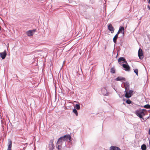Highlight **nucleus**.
I'll return each mask as SVG.
<instances>
[{
	"mask_svg": "<svg viewBox=\"0 0 150 150\" xmlns=\"http://www.w3.org/2000/svg\"><path fill=\"white\" fill-rule=\"evenodd\" d=\"M146 113V110L145 109H139L137 110L135 112V114L140 118H142Z\"/></svg>",
	"mask_w": 150,
	"mask_h": 150,
	"instance_id": "nucleus-1",
	"label": "nucleus"
},
{
	"mask_svg": "<svg viewBox=\"0 0 150 150\" xmlns=\"http://www.w3.org/2000/svg\"><path fill=\"white\" fill-rule=\"evenodd\" d=\"M65 142L63 138L62 137H61L59 138L57 142V145L58 144H59L58 146H56L57 148V149L58 150H61V149L60 148V147H61V145L62 143H63L64 142Z\"/></svg>",
	"mask_w": 150,
	"mask_h": 150,
	"instance_id": "nucleus-2",
	"label": "nucleus"
},
{
	"mask_svg": "<svg viewBox=\"0 0 150 150\" xmlns=\"http://www.w3.org/2000/svg\"><path fill=\"white\" fill-rule=\"evenodd\" d=\"M62 137L64 142H70L71 141V136L69 134L65 135Z\"/></svg>",
	"mask_w": 150,
	"mask_h": 150,
	"instance_id": "nucleus-3",
	"label": "nucleus"
},
{
	"mask_svg": "<svg viewBox=\"0 0 150 150\" xmlns=\"http://www.w3.org/2000/svg\"><path fill=\"white\" fill-rule=\"evenodd\" d=\"M54 139H51L49 142L48 147L49 150H53L54 148V146L53 144Z\"/></svg>",
	"mask_w": 150,
	"mask_h": 150,
	"instance_id": "nucleus-4",
	"label": "nucleus"
},
{
	"mask_svg": "<svg viewBox=\"0 0 150 150\" xmlns=\"http://www.w3.org/2000/svg\"><path fill=\"white\" fill-rule=\"evenodd\" d=\"M133 91L132 90H129L127 92H126L125 95V97L127 98L131 97L132 95Z\"/></svg>",
	"mask_w": 150,
	"mask_h": 150,
	"instance_id": "nucleus-5",
	"label": "nucleus"
},
{
	"mask_svg": "<svg viewBox=\"0 0 150 150\" xmlns=\"http://www.w3.org/2000/svg\"><path fill=\"white\" fill-rule=\"evenodd\" d=\"M138 56L140 59H142L144 57L142 49L140 48L138 51Z\"/></svg>",
	"mask_w": 150,
	"mask_h": 150,
	"instance_id": "nucleus-6",
	"label": "nucleus"
},
{
	"mask_svg": "<svg viewBox=\"0 0 150 150\" xmlns=\"http://www.w3.org/2000/svg\"><path fill=\"white\" fill-rule=\"evenodd\" d=\"M122 65L125 71H130V67L128 64H123Z\"/></svg>",
	"mask_w": 150,
	"mask_h": 150,
	"instance_id": "nucleus-7",
	"label": "nucleus"
},
{
	"mask_svg": "<svg viewBox=\"0 0 150 150\" xmlns=\"http://www.w3.org/2000/svg\"><path fill=\"white\" fill-rule=\"evenodd\" d=\"M102 93L104 96H107L108 94L106 88L105 87L101 89Z\"/></svg>",
	"mask_w": 150,
	"mask_h": 150,
	"instance_id": "nucleus-8",
	"label": "nucleus"
},
{
	"mask_svg": "<svg viewBox=\"0 0 150 150\" xmlns=\"http://www.w3.org/2000/svg\"><path fill=\"white\" fill-rule=\"evenodd\" d=\"M6 55L7 54L6 50H5L3 52L0 53V57L2 59H5Z\"/></svg>",
	"mask_w": 150,
	"mask_h": 150,
	"instance_id": "nucleus-9",
	"label": "nucleus"
},
{
	"mask_svg": "<svg viewBox=\"0 0 150 150\" xmlns=\"http://www.w3.org/2000/svg\"><path fill=\"white\" fill-rule=\"evenodd\" d=\"M108 30L111 31L112 33H114L115 29L111 24H110L108 25Z\"/></svg>",
	"mask_w": 150,
	"mask_h": 150,
	"instance_id": "nucleus-10",
	"label": "nucleus"
},
{
	"mask_svg": "<svg viewBox=\"0 0 150 150\" xmlns=\"http://www.w3.org/2000/svg\"><path fill=\"white\" fill-rule=\"evenodd\" d=\"M8 148L7 150H11L12 147V141L10 139H8Z\"/></svg>",
	"mask_w": 150,
	"mask_h": 150,
	"instance_id": "nucleus-11",
	"label": "nucleus"
},
{
	"mask_svg": "<svg viewBox=\"0 0 150 150\" xmlns=\"http://www.w3.org/2000/svg\"><path fill=\"white\" fill-rule=\"evenodd\" d=\"M110 150H121L118 147L111 146L110 148Z\"/></svg>",
	"mask_w": 150,
	"mask_h": 150,
	"instance_id": "nucleus-12",
	"label": "nucleus"
},
{
	"mask_svg": "<svg viewBox=\"0 0 150 150\" xmlns=\"http://www.w3.org/2000/svg\"><path fill=\"white\" fill-rule=\"evenodd\" d=\"M119 33V32H117V33L115 35L113 38V41L115 44L116 43L117 40L118 38V35Z\"/></svg>",
	"mask_w": 150,
	"mask_h": 150,
	"instance_id": "nucleus-13",
	"label": "nucleus"
},
{
	"mask_svg": "<svg viewBox=\"0 0 150 150\" xmlns=\"http://www.w3.org/2000/svg\"><path fill=\"white\" fill-rule=\"evenodd\" d=\"M115 80L117 81H125V79L124 77H117Z\"/></svg>",
	"mask_w": 150,
	"mask_h": 150,
	"instance_id": "nucleus-14",
	"label": "nucleus"
},
{
	"mask_svg": "<svg viewBox=\"0 0 150 150\" xmlns=\"http://www.w3.org/2000/svg\"><path fill=\"white\" fill-rule=\"evenodd\" d=\"M27 35L29 36H32L33 35V33L32 32V31L30 30H29L28 31L26 32Z\"/></svg>",
	"mask_w": 150,
	"mask_h": 150,
	"instance_id": "nucleus-15",
	"label": "nucleus"
},
{
	"mask_svg": "<svg viewBox=\"0 0 150 150\" xmlns=\"http://www.w3.org/2000/svg\"><path fill=\"white\" fill-rule=\"evenodd\" d=\"M124 30V28L123 26H120L118 32H119L120 33H122V31Z\"/></svg>",
	"mask_w": 150,
	"mask_h": 150,
	"instance_id": "nucleus-16",
	"label": "nucleus"
},
{
	"mask_svg": "<svg viewBox=\"0 0 150 150\" xmlns=\"http://www.w3.org/2000/svg\"><path fill=\"white\" fill-rule=\"evenodd\" d=\"M125 60V58L124 57H121L119 58L118 60V62L119 63V64H120V62L121 61H123L124 60Z\"/></svg>",
	"mask_w": 150,
	"mask_h": 150,
	"instance_id": "nucleus-17",
	"label": "nucleus"
},
{
	"mask_svg": "<svg viewBox=\"0 0 150 150\" xmlns=\"http://www.w3.org/2000/svg\"><path fill=\"white\" fill-rule=\"evenodd\" d=\"M141 149L142 150H145L146 149V147L145 144H143L141 146Z\"/></svg>",
	"mask_w": 150,
	"mask_h": 150,
	"instance_id": "nucleus-18",
	"label": "nucleus"
},
{
	"mask_svg": "<svg viewBox=\"0 0 150 150\" xmlns=\"http://www.w3.org/2000/svg\"><path fill=\"white\" fill-rule=\"evenodd\" d=\"M73 112L75 114L76 116L78 115V112L76 109L74 108L73 109Z\"/></svg>",
	"mask_w": 150,
	"mask_h": 150,
	"instance_id": "nucleus-19",
	"label": "nucleus"
},
{
	"mask_svg": "<svg viewBox=\"0 0 150 150\" xmlns=\"http://www.w3.org/2000/svg\"><path fill=\"white\" fill-rule=\"evenodd\" d=\"M74 108L78 110H79L80 109V105L79 104H76L75 105Z\"/></svg>",
	"mask_w": 150,
	"mask_h": 150,
	"instance_id": "nucleus-20",
	"label": "nucleus"
},
{
	"mask_svg": "<svg viewBox=\"0 0 150 150\" xmlns=\"http://www.w3.org/2000/svg\"><path fill=\"white\" fill-rule=\"evenodd\" d=\"M143 107L146 109H150V105L149 104H146L143 106Z\"/></svg>",
	"mask_w": 150,
	"mask_h": 150,
	"instance_id": "nucleus-21",
	"label": "nucleus"
},
{
	"mask_svg": "<svg viewBox=\"0 0 150 150\" xmlns=\"http://www.w3.org/2000/svg\"><path fill=\"white\" fill-rule=\"evenodd\" d=\"M124 85L125 88V87H129V84L128 82H126L125 83H124Z\"/></svg>",
	"mask_w": 150,
	"mask_h": 150,
	"instance_id": "nucleus-22",
	"label": "nucleus"
},
{
	"mask_svg": "<svg viewBox=\"0 0 150 150\" xmlns=\"http://www.w3.org/2000/svg\"><path fill=\"white\" fill-rule=\"evenodd\" d=\"M126 102L128 104H130L132 103V102L129 99H128L126 100Z\"/></svg>",
	"mask_w": 150,
	"mask_h": 150,
	"instance_id": "nucleus-23",
	"label": "nucleus"
},
{
	"mask_svg": "<svg viewBox=\"0 0 150 150\" xmlns=\"http://www.w3.org/2000/svg\"><path fill=\"white\" fill-rule=\"evenodd\" d=\"M138 70L137 69H134V72L136 74V75L138 76Z\"/></svg>",
	"mask_w": 150,
	"mask_h": 150,
	"instance_id": "nucleus-24",
	"label": "nucleus"
},
{
	"mask_svg": "<svg viewBox=\"0 0 150 150\" xmlns=\"http://www.w3.org/2000/svg\"><path fill=\"white\" fill-rule=\"evenodd\" d=\"M111 72L113 74L115 73V71L114 69L113 68H112L110 69Z\"/></svg>",
	"mask_w": 150,
	"mask_h": 150,
	"instance_id": "nucleus-25",
	"label": "nucleus"
},
{
	"mask_svg": "<svg viewBox=\"0 0 150 150\" xmlns=\"http://www.w3.org/2000/svg\"><path fill=\"white\" fill-rule=\"evenodd\" d=\"M125 93H126V92H127V91H128L129 90V86L128 87H125Z\"/></svg>",
	"mask_w": 150,
	"mask_h": 150,
	"instance_id": "nucleus-26",
	"label": "nucleus"
},
{
	"mask_svg": "<svg viewBox=\"0 0 150 150\" xmlns=\"http://www.w3.org/2000/svg\"><path fill=\"white\" fill-rule=\"evenodd\" d=\"M32 31V33L33 34L36 31V29H33V30H30Z\"/></svg>",
	"mask_w": 150,
	"mask_h": 150,
	"instance_id": "nucleus-27",
	"label": "nucleus"
},
{
	"mask_svg": "<svg viewBox=\"0 0 150 150\" xmlns=\"http://www.w3.org/2000/svg\"><path fill=\"white\" fill-rule=\"evenodd\" d=\"M123 62L125 63V64H128L127 62V61H126L125 59V60H124Z\"/></svg>",
	"mask_w": 150,
	"mask_h": 150,
	"instance_id": "nucleus-28",
	"label": "nucleus"
},
{
	"mask_svg": "<svg viewBox=\"0 0 150 150\" xmlns=\"http://www.w3.org/2000/svg\"><path fill=\"white\" fill-rule=\"evenodd\" d=\"M141 119H142V120H143L144 121H145L147 120V119L143 118V117H142V118H141Z\"/></svg>",
	"mask_w": 150,
	"mask_h": 150,
	"instance_id": "nucleus-29",
	"label": "nucleus"
},
{
	"mask_svg": "<svg viewBox=\"0 0 150 150\" xmlns=\"http://www.w3.org/2000/svg\"><path fill=\"white\" fill-rule=\"evenodd\" d=\"M122 33V36H124V31H122V33Z\"/></svg>",
	"mask_w": 150,
	"mask_h": 150,
	"instance_id": "nucleus-30",
	"label": "nucleus"
},
{
	"mask_svg": "<svg viewBox=\"0 0 150 150\" xmlns=\"http://www.w3.org/2000/svg\"><path fill=\"white\" fill-rule=\"evenodd\" d=\"M147 8L150 10V6L149 5L147 6Z\"/></svg>",
	"mask_w": 150,
	"mask_h": 150,
	"instance_id": "nucleus-31",
	"label": "nucleus"
},
{
	"mask_svg": "<svg viewBox=\"0 0 150 150\" xmlns=\"http://www.w3.org/2000/svg\"><path fill=\"white\" fill-rule=\"evenodd\" d=\"M149 134H150V128L149 129Z\"/></svg>",
	"mask_w": 150,
	"mask_h": 150,
	"instance_id": "nucleus-32",
	"label": "nucleus"
},
{
	"mask_svg": "<svg viewBox=\"0 0 150 150\" xmlns=\"http://www.w3.org/2000/svg\"><path fill=\"white\" fill-rule=\"evenodd\" d=\"M148 3L150 4V0H148Z\"/></svg>",
	"mask_w": 150,
	"mask_h": 150,
	"instance_id": "nucleus-33",
	"label": "nucleus"
},
{
	"mask_svg": "<svg viewBox=\"0 0 150 150\" xmlns=\"http://www.w3.org/2000/svg\"><path fill=\"white\" fill-rule=\"evenodd\" d=\"M149 118V117H147L146 118H145L147 119V120Z\"/></svg>",
	"mask_w": 150,
	"mask_h": 150,
	"instance_id": "nucleus-34",
	"label": "nucleus"
},
{
	"mask_svg": "<svg viewBox=\"0 0 150 150\" xmlns=\"http://www.w3.org/2000/svg\"><path fill=\"white\" fill-rule=\"evenodd\" d=\"M113 88L114 89V90H115L116 91V89H115V88L114 87V88Z\"/></svg>",
	"mask_w": 150,
	"mask_h": 150,
	"instance_id": "nucleus-35",
	"label": "nucleus"
},
{
	"mask_svg": "<svg viewBox=\"0 0 150 150\" xmlns=\"http://www.w3.org/2000/svg\"><path fill=\"white\" fill-rule=\"evenodd\" d=\"M123 105H125V103H123Z\"/></svg>",
	"mask_w": 150,
	"mask_h": 150,
	"instance_id": "nucleus-36",
	"label": "nucleus"
},
{
	"mask_svg": "<svg viewBox=\"0 0 150 150\" xmlns=\"http://www.w3.org/2000/svg\"><path fill=\"white\" fill-rule=\"evenodd\" d=\"M141 121L142 122H143V121H142V120H141Z\"/></svg>",
	"mask_w": 150,
	"mask_h": 150,
	"instance_id": "nucleus-37",
	"label": "nucleus"
}]
</instances>
